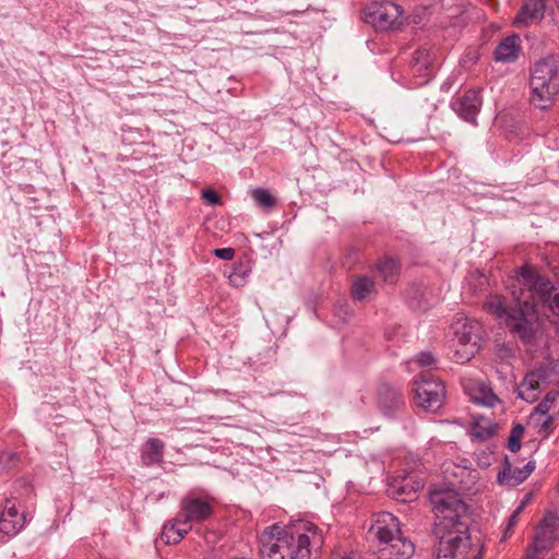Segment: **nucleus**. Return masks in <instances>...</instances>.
<instances>
[{
    "label": "nucleus",
    "mask_w": 559,
    "mask_h": 559,
    "mask_svg": "<svg viewBox=\"0 0 559 559\" xmlns=\"http://www.w3.org/2000/svg\"><path fill=\"white\" fill-rule=\"evenodd\" d=\"M365 16L366 22L379 31H395L402 25L401 7L388 0L370 3Z\"/></svg>",
    "instance_id": "obj_8"
},
{
    "label": "nucleus",
    "mask_w": 559,
    "mask_h": 559,
    "mask_svg": "<svg viewBox=\"0 0 559 559\" xmlns=\"http://www.w3.org/2000/svg\"><path fill=\"white\" fill-rule=\"evenodd\" d=\"M484 307L489 313L498 318H508V314H510L504 304V299L499 295H490L485 301Z\"/></svg>",
    "instance_id": "obj_25"
},
{
    "label": "nucleus",
    "mask_w": 559,
    "mask_h": 559,
    "mask_svg": "<svg viewBox=\"0 0 559 559\" xmlns=\"http://www.w3.org/2000/svg\"><path fill=\"white\" fill-rule=\"evenodd\" d=\"M545 554L537 551L533 548H528L525 559H543Z\"/></svg>",
    "instance_id": "obj_37"
},
{
    "label": "nucleus",
    "mask_w": 559,
    "mask_h": 559,
    "mask_svg": "<svg viewBox=\"0 0 559 559\" xmlns=\"http://www.w3.org/2000/svg\"><path fill=\"white\" fill-rule=\"evenodd\" d=\"M213 513V506L207 498L189 493L181 499L180 511L178 512L179 521L185 526L191 525L192 522H203Z\"/></svg>",
    "instance_id": "obj_10"
},
{
    "label": "nucleus",
    "mask_w": 559,
    "mask_h": 559,
    "mask_svg": "<svg viewBox=\"0 0 559 559\" xmlns=\"http://www.w3.org/2000/svg\"><path fill=\"white\" fill-rule=\"evenodd\" d=\"M165 443L157 438H150L143 445L141 459L146 466L163 462Z\"/></svg>",
    "instance_id": "obj_18"
},
{
    "label": "nucleus",
    "mask_w": 559,
    "mask_h": 559,
    "mask_svg": "<svg viewBox=\"0 0 559 559\" xmlns=\"http://www.w3.org/2000/svg\"><path fill=\"white\" fill-rule=\"evenodd\" d=\"M191 530V525L185 526L183 523L179 521V515L169 521L164 525L162 532V539L166 544H177L179 543L185 535Z\"/></svg>",
    "instance_id": "obj_21"
},
{
    "label": "nucleus",
    "mask_w": 559,
    "mask_h": 559,
    "mask_svg": "<svg viewBox=\"0 0 559 559\" xmlns=\"http://www.w3.org/2000/svg\"><path fill=\"white\" fill-rule=\"evenodd\" d=\"M483 99L479 91L469 90L451 103L452 109L464 120L475 123Z\"/></svg>",
    "instance_id": "obj_13"
},
{
    "label": "nucleus",
    "mask_w": 559,
    "mask_h": 559,
    "mask_svg": "<svg viewBox=\"0 0 559 559\" xmlns=\"http://www.w3.org/2000/svg\"><path fill=\"white\" fill-rule=\"evenodd\" d=\"M429 499L438 519L436 559H459L468 543L466 504L452 489H433Z\"/></svg>",
    "instance_id": "obj_1"
},
{
    "label": "nucleus",
    "mask_w": 559,
    "mask_h": 559,
    "mask_svg": "<svg viewBox=\"0 0 559 559\" xmlns=\"http://www.w3.org/2000/svg\"><path fill=\"white\" fill-rule=\"evenodd\" d=\"M558 64L552 56L538 60L531 73L532 103L542 109L550 106L558 87L555 79Z\"/></svg>",
    "instance_id": "obj_6"
},
{
    "label": "nucleus",
    "mask_w": 559,
    "mask_h": 559,
    "mask_svg": "<svg viewBox=\"0 0 559 559\" xmlns=\"http://www.w3.org/2000/svg\"><path fill=\"white\" fill-rule=\"evenodd\" d=\"M370 532L379 540V559H409L415 552L412 540L403 536L399 519L390 512H380L372 520Z\"/></svg>",
    "instance_id": "obj_3"
},
{
    "label": "nucleus",
    "mask_w": 559,
    "mask_h": 559,
    "mask_svg": "<svg viewBox=\"0 0 559 559\" xmlns=\"http://www.w3.org/2000/svg\"><path fill=\"white\" fill-rule=\"evenodd\" d=\"M524 433V428L522 425L518 424L512 427L510 437L508 440V449L511 452H518L521 448V439Z\"/></svg>",
    "instance_id": "obj_30"
},
{
    "label": "nucleus",
    "mask_w": 559,
    "mask_h": 559,
    "mask_svg": "<svg viewBox=\"0 0 559 559\" xmlns=\"http://www.w3.org/2000/svg\"><path fill=\"white\" fill-rule=\"evenodd\" d=\"M1 515L10 518V519L25 518L23 514H20L17 512V510L15 509V506L11 504V501H9V500L7 501L5 509Z\"/></svg>",
    "instance_id": "obj_35"
},
{
    "label": "nucleus",
    "mask_w": 559,
    "mask_h": 559,
    "mask_svg": "<svg viewBox=\"0 0 559 559\" xmlns=\"http://www.w3.org/2000/svg\"><path fill=\"white\" fill-rule=\"evenodd\" d=\"M25 524V518L10 519L7 516H0V532L7 536L16 535Z\"/></svg>",
    "instance_id": "obj_27"
},
{
    "label": "nucleus",
    "mask_w": 559,
    "mask_h": 559,
    "mask_svg": "<svg viewBox=\"0 0 559 559\" xmlns=\"http://www.w3.org/2000/svg\"><path fill=\"white\" fill-rule=\"evenodd\" d=\"M530 423L539 426V431L547 432L551 427L552 417L549 415H539L536 420Z\"/></svg>",
    "instance_id": "obj_32"
},
{
    "label": "nucleus",
    "mask_w": 559,
    "mask_h": 559,
    "mask_svg": "<svg viewBox=\"0 0 559 559\" xmlns=\"http://www.w3.org/2000/svg\"><path fill=\"white\" fill-rule=\"evenodd\" d=\"M214 255L222 259L229 261L235 257V249L233 248H218L213 251Z\"/></svg>",
    "instance_id": "obj_34"
},
{
    "label": "nucleus",
    "mask_w": 559,
    "mask_h": 559,
    "mask_svg": "<svg viewBox=\"0 0 559 559\" xmlns=\"http://www.w3.org/2000/svg\"><path fill=\"white\" fill-rule=\"evenodd\" d=\"M508 288L518 309L508 314L507 325L519 338L530 344L534 341L537 331L535 301L528 298L525 289L515 282Z\"/></svg>",
    "instance_id": "obj_4"
},
{
    "label": "nucleus",
    "mask_w": 559,
    "mask_h": 559,
    "mask_svg": "<svg viewBox=\"0 0 559 559\" xmlns=\"http://www.w3.org/2000/svg\"><path fill=\"white\" fill-rule=\"evenodd\" d=\"M415 362L420 367H432L437 362V359L430 352H423L416 356Z\"/></svg>",
    "instance_id": "obj_31"
},
{
    "label": "nucleus",
    "mask_w": 559,
    "mask_h": 559,
    "mask_svg": "<svg viewBox=\"0 0 559 559\" xmlns=\"http://www.w3.org/2000/svg\"><path fill=\"white\" fill-rule=\"evenodd\" d=\"M252 198L257 204L265 209L272 207L275 202L273 195L269 192V190L263 188L253 190Z\"/></svg>",
    "instance_id": "obj_29"
},
{
    "label": "nucleus",
    "mask_w": 559,
    "mask_h": 559,
    "mask_svg": "<svg viewBox=\"0 0 559 559\" xmlns=\"http://www.w3.org/2000/svg\"><path fill=\"white\" fill-rule=\"evenodd\" d=\"M336 559H353L350 556H338Z\"/></svg>",
    "instance_id": "obj_40"
},
{
    "label": "nucleus",
    "mask_w": 559,
    "mask_h": 559,
    "mask_svg": "<svg viewBox=\"0 0 559 559\" xmlns=\"http://www.w3.org/2000/svg\"><path fill=\"white\" fill-rule=\"evenodd\" d=\"M376 284L367 275L357 276L352 283V296L355 300L365 301L376 295Z\"/></svg>",
    "instance_id": "obj_20"
},
{
    "label": "nucleus",
    "mask_w": 559,
    "mask_h": 559,
    "mask_svg": "<svg viewBox=\"0 0 559 559\" xmlns=\"http://www.w3.org/2000/svg\"><path fill=\"white\" fill-rule=\"evenodd\" d=\"M378 403L382 414L390 418L397 415L404 407L401 393L388 385L380 388Z\"/></svg>",
    "instance_id": "obj_14"
},
{
    "label": "nucleus",
    "mask_w": 559,
    "mask_h": 559,
    "mask_svg": "<svg viewBox=\"0 0 559 559\" xmlns=\"http://www.w3.org/2000/svg\"><path fill=\"white\" fill-rule=\"evenodd\" d=\"M474 559H480V556L475 557Z\"/></svg>",
    "instance_id": "obj_41"
},
{
    "label": "nucleus",
    "mask_w": 559,
    "mask_h": 559,
    "mask_svg": "<svg viewBox=\"0 0 559 559\" xmlns=\"http://www.w3.org/2000/svg\"><path fill=\"white\" fill-rule=\"evenodd\" d=\"M515 523H516V519H513V515L511 514V516L509 518V521L507 523L506 531L507 532L511 531L514 527Z\"/></svg>",
    "instance_id": "obj_38"
},
{
    "label": "nucleus",
    "mask_w": 559,
    "mask_h": 559,
    "mask_svg": "<svg viewBox=\"0 0 559 559\" xmlns=\"http://www.w3.org/2000/svg\"><path fill=\"white\" fill-rule=\"evenodd\" d=\"M559 539V516L547 512L539 522L531 548L547 554Z\"/></svg>",
    "instance_id": "obj_11"
},
{
    "label": "nucleus",
    "mask_w": 559,
    "mask_h": 559,
    "mask_svg": "<svg viewBox=\"0 0 559 559\" xmlns=\"http://www.w3.org/2000/svg\"><path fill=\"white\" fill-rule=\"evenodd\" d=\"M546 0H526L521 11L515 17L519 24L527 25L534 21H540L544 17Z\"/></svg>",
    "instance_id": "obj_17"
},
{
    "label": "nucleus",
    "mask_w": 559,
    "mask_h": 559,
    "mask_svg": "<svg viewBox=\"0 0 559 559\" xmlns=\"http://www.w3.org/2000/svg\"><path fill=\"white\" fill-rule=\"evenodd\" d=\"M16 459L15 453L12 452H3L0 454V464H5L12 462Z\"/></svg>",
    "instance_id": "obj_36"
},
{
    "label": "nucleus",
    "mask_w": 559,
    "mask_h": 559,
    "mask_svg": "<svg viewBox=\"0 0 559 559\" xmlns=\"http://www.w3.org/2000/svg\"><path fill=\"white\" fill-rule=\"evenodd\" d=\"M524 506H525V502H522L512 513L513 515V519H516L519 516V514L522 512V510L524 509Z\"/></svg>",
    "instance_id": "obj_39"
},
{
    "label": "nucleus",
    "mask_w": 559,
    "mask_h": 559,
    "mask_svg": "<svg viewBox=\"0 0 559 559\" xmlns=\"http://www.w3.org/2000/svg\"><path fill=\"white\" fill-rule=\"evenodd\" d=\"M558 393H548L545 399L535 407L530 416V421L537 419L539 415H548L554 402L557 400Z\"/></svg>",
    "instance_id": "obj_28"
},
{
    "label": "nucleus",
    "mask_w": 559,
    "mask_h": 559,
    "mask_svg": "<svg viewBox=\"0 0 559 559\" xmlns=\"http://www.w3.org/2000/svg\"><path fill=\"white\" fill-rule=\"evenodd\" d=\"M424 487L420 479L413 475L395 477L388 486V493L395 500L411 502L415 500L418 490Z\"/></svg>",
    "instance_id": "obj_12"
},
{
    "label": "nucleus",
    "mask_w": 559,
    "mask_h": 559,
    "mask_svg": "<svg viewBox=\"0 0 559 559\" xmlns=\"http://www.w3.org/2000/svg\"><path fill=\"white\" fill-rule=\"evenodd\" d=\"M521 52L519 36L506 37L495 49V60L502 63L514 62Z\"/></svg>",
    "instance_id": "obj_16"
},
{
    "label": "nucleus",
    "mask_w": 559,
    "mask_h": 559,
    "mask_svg": "<svg viewBox=\"0 0 559 559\" xmlns=\"http://www.w3.org/2000/svg\"><path fill=\"white\" fill-rule=\"evenodd\" d=\"M540 393V382L536 374H527L518 386V396L528 403L535 402Z\"/></svg>",
    "instance_id": "obj_22"
},
{
    "label": "nucleus",
    "mask_w": 559,
    "mask_h": 559,
    "mask_svg": "<svg viewBox=\"0 0 559 559\" xmlns=\"http://www.w3.org/2000/svg\"><path fill=\"white\" fill-rule=\"evenodd\" d=\"M496 425L483 416L475 418L471 426L472 437L478 440H488L496 435Z\"/></svg>",
    "instance_id": "obj_23"
},
{
    "label": "nucleus",
    "mask_w": 559,
    "mask_h": 559,
    "mask_svg": "<svg viewBox=\"0 0 559 559\" xmlns=\"http://www.w3.org/2000/svg\"><path fill=\"white\" fill-rule=\"evenodd\" d=\"M201 198L204 200L205 203L210 205H216L221 201L218 193L213 189L203 190L201 193Z\"/></svg>",
    "instance_id": "obj_33"
},
{
    "label": "nucleus",
    "mask_w": 559,
    "mask_h": 559,
    "mask_svg": "<svg viewBox=\"0 0 559 559\" xmlns=\"http://www.w3.org/2000/svg\"><path fill=\"white\" fill-rule=\"evenodd\" d=\"M323 535L308 521L282 527L273 524L260 535L262 559H313V552L323 545Z\"/></svg>",
    "instance_id": "obj_2"
},
{
    "label": "nucleus",
    "mask_w": 559,
    "mask_h": 559,
    "mask_svg": "<svg viewBox=\"0 0 559 559\" xmlns=\"http://www.w3.org/2000/svg\"><path fill=\"white\" fill-rule=\"evenodd\" d=\"M399 271L400 264L393 258H385L378 264V272L385 282L394 280L399 274Z\"/></svg>",
    "instance_id": "obj_26"
},
{
    "label": "nucleus",
    "mask_w": 559,
    "mask_h": 559,
    "mask_svg": "<svg viewBox=\"0 0 559 559\" xmlns=\"http://www.w3.org/2000/svg\"><path fill=\"white\" fill-rule=\"evenodd\" d=\"M451 358L457 364L468 362L480 349L481 325L476 320L457 319L452 324Z\"/></svg>",
    "instance_id": "obj_7"
},
{
    "label": "nucleus",
    "mask_w": 559,
    "mask_h": 559,
    "mask_svg": "<svg viewBox=\"0 0 559 559\" xmlns=\"http://www.w3.org/2000/svg\"><path fill=\"white\" fill-rule=\"evenodd\" d=\"M515 283L525 289L528 298H538L544 307L559 318V288L548 277L525 265L519 270Z\"/></svg>",
    "instance_id": "obj_5"
},
{
    "label": "nucleus",
    "mask_w": 559,
    "mask_h": 559,
    "mask_svg": "<svg viewBox=\"0 0 559 559\" xmlns=\"http://www.w3.org/2000/svg\"><path fill=\"white\" fill-rule=\"evenodd\" d=\"M415 402L426 412L436 413L444 402L445 389L443 383L432 377H423L414 382Z\"/></svg>",
    "instance_id": "obj_9"
},
{
    "label": "nucleus",
    "mask_w": 559,
    "mask_h": 559,
    "mask_svg": "<svg viewBox=\"0 0 559 559\" xmlns=\"http://www.w3.org/2000/svg\"><path fill=\"white\" fill-rule=\"evenodd\" d=\"M473 400L476 404L486 407H493L500 402L499 397L493 393L492 389L487 386L486 384H479L477 386Z\"/></svg>",
    "instance_id": "obj_24"
},
{
    "label": "nucleus",
    "mask_w": 559,
    "mask_h": 559,
    "mask_svg": "<svg viewBox=\"0 0 559 559\" xmlns=\"http://www.w3.org/2000/svg\"><path fill=\"white\" fill-rule=\"evenodd\" d=\"M412 69L415 75L428 78L432 71V56L429 49L419 48L414 52Z\"/></svg>",
    "instance_id": "obj_19"
},
{
    "label": "nucleus",
    "mask_w": 559,
    "mask_h": 559,
    "mask_svg": "<svg viewBox=\"0 0 559 559\" xmlns=\"http://www.w3.org/2000/svg\"><path fill=\"white\" fill-rule=\"evenodd\" d=\"M535 469V463L528 461L523 467H512L507 461L504 468L498 474V481L501 485L518 486L523 483Z\"/></svg>",
    "instance_id": "obj_15"
}]
</instances>
